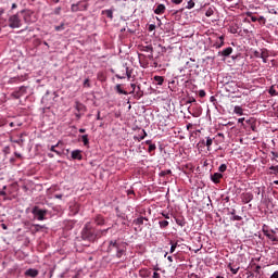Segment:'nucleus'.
I'll return each instance as SVG.
<instances>
[{"instance_id":"1","label":"nucleus","mask_w":278,"mask_h":278,"mask_svg":"<svg viewBox=\"0 0 278 278\" xmlns=\"http://www.w3.org/2000/svg\"><path fill=\"white\" fill-rule=\"evenodd\" d=\"M112 251H116L115 257L117 260H122L123 256L127 255V248L123 243H118L116 240H111L109 242V247L106 252L112 253Z\"/></svg>"},{"instance_id":"2","label":"nucleus","mask_w":278,"mask_h":278,"mask_svg":"<svg viewBox=\"0 0 278 278\" xmlns=\"http://www.w3.org/2000/svg\"><path fill=\"white\" fill-rule=\"evenodd\" d=\"M83 240H88L89 242H94L97 240L98 233L97 230L90 228L89 225H86L81 232Z\"/></svg>"},{"instance_id":"3","label":"nucleus","mask_w":278,"mask_h":278,"mask_svg":"<svg viewBox=\"0 0 278 278\" xmlns=\"http://www.w3.org/2000/svg\"><path fill=\"white\" fill-rule=\"evenodd\" d=\"M48 213L49 211L40 208L39 206H34L31 210V214L35 216L37 220H47Z\"/></svg>"},{"instance_id":"4","label":"nucleus","mask_w":278,"mask_h":278,"mask_svg":"<svg viewBox=\"0 0 278 278\" xmlns=\"http://www.w3.org/2000/svg\"><path fill=\"white\" fill-rule=\"evenodd\" d=\"M214 142H216L214 137H205L198 142V147H200V149L206 147V151H212V144H214Z\"/></svg>"},{"instance_id":"5","label":"nucleus","mask_w":278,"mask_h":278,"mask_svg":"<svg viewBox=\"0 0 278 278\" xmlns=\"http://www.w3.org/2000/svg\"><path fill=\"white\" fill-rule=\"evenodd\" d=\"M23 23L21 22V17H18V14H13L9 17V27L11 29H18Z\"/></svg>"},{"instance_id":"6","label":"nucleus","mask_w":278,"mask_h":278,"mask_svg":"<svg viewBox=\"0 0 278 278\" xmlns=\"http://www.w3.org/2000/svg\"><path fill=\"white\" fill-rule=\"evenodd\" d=\"M88 10V3L79 1L71 5V12H86Z\"/></svg>"},{"instance_id":"7","label":"nucleus","mask_w":278,"mask_h":278,"mask_svg":"<svg viewBox=\"0 0 278 278\" xmlns=\"http://www.w3.org/2000/svg\"><path fill=\"white\" fill-rule=\"evenodd\" d=\"M225 88H226L227 92H230L231 94H236V92H238V83H236L233 80L228 81L225 85Z\"/></svg>"},{"instance_id":"8","label":"nucleus","mask_w":278,"mask_h":278,"mask_svg":"<svg viewBox=\"0 0 278 278\" xmlns=\"http://www.w3.org/2000/svg\"><path fill=\"white\" fill-rule=\"evenodd\" d=\"M263 233H264V236H266V238H268V240H271V242H278V239L275 236V231H273V230L268 231L263 228Z\"/></svg>"},{"instance_id":"9","label":"nucleus","mask_w":278,"mask_h":278,"mask_svg":"<svg viewBox=\"0 0 278 278\" xmlns=\"http://www.w3.org/2000/svg\"><path fill=\"white\" fill-rule=\"evenodd\" d=\"M231 53H233V48L228 47V48L224 49L223 51H219L218 55H222V58H229Z\"/></svg>"},{"instance_id":"10","label":"nucleus","mask_w":278,"mask_h":278,"mask_svg":"<svg viewBox=\"0 0 278 278\" xmlns=\"http://www.w3.org/2000/svg\"><path fill=\"white\" fill-rule=\"evenodd\" d=\"M225 46V36H219L218 39L215 41V43L213 45V47L215 49H220L222 47Z\"/></svg>"},{"instance_id":"11","label":"nucleus","mask_w":278,"mask_h":278,"mask_svg":"<svg viewBox=\"0 0 278 278\" xmlns=\"http://www.w3.org/2000/svg\"><path fill=\"white\" fill-rule=\"evenodd\" d=\"M220 179H223V174L220 173H214L211 175V181H213V184H220Z\"/></svg>"},{"instance_id":"12","label":"nucleus","mask_w":278,"mask_h":278,"mask_svg":"<svg viewBox=\"0 0 278 278\" xmlns=\"http://www.w3.org/2000/svg\"><path fill=\"white\" fill-rule=\"evenodd\" d=\"M241 199H242L243 203H251V201L253 199V193H251V192L242 193Z\"/></svg>"},{"instance_id":"13","label":"nucleus","mask_w":278,"mask_h":278,"mask_svg":"<svg viewBox=\"0 0 278 278\" xmlns=\"http://www.w3.org/2000/svg\"><path fill=\"white\" fill-rule=\"evenodd\" d=\"M94 224L99 227H103V225H105V218L102 215H97L94 217Z\"/></svg>"},{"instance_id":"14","label":"nucleus","mask_w":278,"mask_h":278,"mask_svg":"<svg viewBox=\"0 0 278 278\" xmlns=\"http://www.w3.org/2000/svg\"><path fill=\"white\" fill-rule=\"evenodd\" d=\"M21 14H23L25 23H31V13L29 11L22 10Z\"/></svg>"},{"instance_id":"15","label":"nucleus","mask_w":278,"mask_h":278,"mask_svg":"<svg viewBox=\"0 0 278 278\" xmlns=\"http://www.w3.org/2000/svg\"><path fill=\"white\" fill-rule=\"evenodd\" d=\"M26 277L36 278L38 277V269L29 268L25 271Z\"/></svg>"},{"instance_id":"16","label":"nucleus","mask_w":278,"mask_h":278,"mask_svg":"<svg viewBox=\"0 0 278 278\" xmlns=\"http://www.w3.org/2000/svg\"><path fill=\"white\" fill-rule=\"evenodd\" d=\"M84 156L81 155L80 150H74L72 151V160H83Z\"/></svg>"},{"instance_id":"17","label":"nucleus","mask_w":278,"mask_h":278,"mask_svg":"<svg viewBox=\"0 0 278 278\" xmlns=\"http://www.w3.org/2000/svg\"><path fill=\"white\" fill-rule=\"evenodd\" d=\"M164 12H166V5L164 4H157L154 9V14H164Z\"/></svg>"},{"instance_id":"18","label":"nucleus","mask_w":278,"mask_h":278,"mask_svg":"<svg viewBox=\"0 0 278 278\" xmlns=\"http://www.w3.org/2000/svg\"><path fill=\"white\" fill-rule=\"evenodd\" d=\"M215 12H216V8L214 5H212L205 10L204 14H205V16H207L210 18V16H214Z\"/></svg>"},{"instance_id":"19","label":"nucleus","mask_w":278,"mask_h":278,"mask_svg":"<svg viewBox=\"0 0 278 278\" xmlns=\"http://www.w3.org/2000/svg\"><path fill=\"white\" fill-rule=\"evenodd\" d=\"M233 114H237V116H244V110L240 105H236L233 108Z\"/></svg>"},{"instance_id":"20","label":"nucleus","mask_w":278,"mask_h":278,"mask_svg":"<svg viewBox=\"0 0 278 278\" xmlns=\"http://www.w3.org/2000/svg\"><path fill=\"white\" fill-rule=\"evenodd\" d=\"M193 62V63H190ZM194 59H190V61H187L185 68H199V64L194 63Z\"/></svg>"},{"instance_id":"21","label":"nucleus","mask_w":278,"mask_h":278,"mask_svg":"<svg viewBox=\"0 0 278 278\" xmlns=\"http://www.w3.org/2000/svg\"><path fill=\"white\" fill-rule=\"evenodd\" d=\"M102 14H105V16H108V18H114V10L113 9H108V10H103Z\"/></svg>"},{"instance_id":"22","label":"nucleus","mask_w":278,"mask_h":278,"mask_svg":"<svg viewBox=\"0 0 278 278\" xmlns=\"http://www.w3.org/2000/svg\"><path fill=\"white\" fill-rule=\"evenodd\" d=\"M144 220H149V218H147V217H138V218H136V219H134V225H144Z\"/></svg>"},{"instance_id":"23","label":"nucleus","mask_w":278,"mask_h":278,"mask_svg":"<svg viewBox=\"0 0 278 278\" xmlns=\"http://www.w3.org/2000/svg\"><path fill=\"white\" fill-rule=\"evenodd\" d=\"M22 92H25V87H21V88H20V91L13 92L14 99H21V98L23 97V93H22Z\"/></svg>"},{"instance_id":"24","label":"nucleus","mask_w":278,"mask_h":278,"mask_svg":"<svg viewBox=\"0 0 278 278\" xmlns=\"http://www.w3.org/2000/svg\"><path fill=\"white\" fill-rule=\"evenodd\" d=\"M147 138V131L144 129L141 130V134H139L138 137H135V140H138V142L144 140Z\"/></svg>"},{"instance_id":"25","label":"nucleus","mask_w":278,"mask_h":278,"mask_svg":"<svg viewBox=\"0 0 278 278\" xmlns=\"http://www.w3.org/2000/svg\"><path fill=\"white\" fill-rule=\"evenodd\" d=\"M115 90H116V92H117L118 94H125V96L129 94V92L125 91V90L121 87V85H116V86H115Z\"/></svg>"},{"instance_id":"26","label":"nucleus","mask_w":278,"mask_h":278,"mask_svg":"<svg viewBox=\"0 0 278 278\" xmlns=\"http://www.w3.org/2000/svg\"><path fill=\"white\" fill-rule=\"evenodd\" d=\"M154 81L156 83V86H163L164 77H162V76H154Z\"/></svg>"},{"instance_id":"27","label":"nucleus","mask_w":278,"mask_h":278,"mask_svg":"<svg viewBox=\"0 0 278 278\" xmlns=\"http://www.w3.org/2000/svg\"><path fill=\"white\" fill-rule=\"evenodd\" d=\"M97 233H98V238H102V236H106L108 235V231H110V228H106V229H100V230H96Z\"/></svg>"},{"instance_id":"28","label":"nucleus","mask_w":278,"mask_h":278,"mask_svg":"<svg viewBox=\"0 0 278 278\" xmlns=\"http://www.w3.org/2000/svg\"><path fill=\"white\" fill-rule=\"evenodd\" d=\"M228 268L232 273V275H238V271L240 270V267H233L231 266V263L228 264Z\"/></svg>"},{"instance_id":"29","label":"nucleus","mask_w":278,"mask_h":278,"mask_svg":"<svg viewBox=\"0 0 278 278\" xmlns=\"http://www.w3.org/2000/svg\"><path fill=\"white\" fill-rule=\"evenodd\" d=\"M159 225H160L161 229H166V227H168L169 223H168V220H160Z\"/></svg>"},{"instance_id":"30","label":"nucleus","mask_w":278,"mask_h":278,"mask_svg":"<svg viewBox=\"0 0 278 278\" xmlns=\"http://www.w3.org/2000/svg\"><path fill=\"white\" fill-rule=\"evenodd\" d=\"M81 141L84 142L85 147H88V144H90V140L88 139V135H83L81 136Z\"/></svg>"},{"instance_id":"31","label":"nucleus","mask_w":278,"mask_h":278,"mask_svg":"<svg viewBox=\"0 0 278 278\" xmlns=\"http://www.w3.org/2000/svg\"><path fill=\"white\" fill-rule=\"evenodd\" d=\"M59 146H60V143L51 146L50 151H52V153H56V155H62V152L55 150V148H58Z\"/></svg>"},{"instance_id":"32","label":"nucleus","mask_w":278,"mask_h":278,"mask_svg":"<svg viewBox=\"0 0 278 278\" xmlns=\"http://www.w3.org/2000/svg\"><path fill=\"white\" fill-rule=\"evenodd\" d=\"M269 170H271L270 172V175H278V165H271L270 167H269Z\"/></svg>"},{"instance_id":"33","label":"nucleus","mask_w":278,"mask_h":278,"mask_svg":"<svg viewBox=\"0 0 278 278\" xmlns=\"http://www.w3.org/2000/svg\"><path fill=\"white\" fill-rule=\"evenodd\" d=\"M270 97H277L278 96V92L277 90L275 89V86H271L268 90Z\"/></svg>"},{"instance_id":"34","label":"nucleus","mask_w":278,"mask_h":278,"mask_svg":"<svg viewBox=\"0 0 278 278\" xmlns=\"http://www.w3.org/2000/svg\"><path fill=\"white\" fill-rule=\"evenodd\" d=\"M195 0H189L188 2H187V7H186V9L187 10H192V8H194V5H195V2H194Z\"/></svg>"},{"instance_id":"35","label":"nucleus","mask_w":278,"mask_h":278,"mask_svg":"<svg viewBox=\"0 0 278 278\" xmlns=\"http://www.w3.org/2000/svg\"><path fill=\"white\" fill-rule=\"evenodd\" d=\"M141 277H144V278L151 277V271L149 269L141 270Z\"/></svg>"},{"instance_id":"36","label":"nucleus","mask_w":278,"mask_h":278,"mask_svg":"<svg viewBox=\"0 0 278 278\" xmlns=\"http://www.w3.org/2000/svg\"><path fill=\"white\" fill-rule=\"evenodd\" d=\"M34 227L36 232L40 231V229H47V226L40 224H35Z\"/></svg>"},{"instance_id":"37","label":"nucleus","mask_w":278,"mask_h":278,"mask_svg":"<svg viewBox=\"0 0 278 278\" xmlns=\"http://www.w3.org/2000/svg\"><path fill=\"white\" fill-rule=\"evenodd\" d=\"M11 142H14L15 144H23V135H21L20 139H11Z\"/></svg>"},{"instance_id":"38","label":"nucleus","mask_w":278,"mask_h":278,"mask_svg":"<svg viewBox=\"0 0 278 278\" xmlns=\"http://www.w3.org/2000/svg\"><path fill=\"white\" fill-rule=\"evenodd\" d=\"M176 224L179 225V227H185L186 226V220L181 218H176Z\"/></svg>"},{"instance_id":"39","label":"nucleus","mask_w":278,"mask_h":278,"mask_svg":"<svg viewBox=\"0 0 278 278\" xmlns=\"http://www.w3.org/2000/svg\"><path fill=\"white\" fill-rule=\"evenodd\" d=\"M173 172L170 169H165L160 173L161 177H166V175H170Z\"/></svg>"},{"instance_id":"40","label":"nucleus","mask_w":278,"mask_h":278,"mask_svg":"<svg viewBox=\"0 0 278 278\" xmlns=\"http://www.w3.org/2000/svg\"><path fill=\"white\" fill-rule=\"evenodd\" d=\"M155 149H157V147L155 146V143H150L148 152L149 153H153V151H155Z\"/></svg>"},{"instance_id":"41","label":"nucleus","mask_w":278,"mask_h":278,"mask_svg":"<svg viewBox=\"0 0 278 278\" xmlns=\"http://www.w3.org/2000/svg\"><path fill=\"white\" fill-rule=\"evenodd\" d=\"M268 50H266V49H263V50H261V59H263V58H268Z\"/></svg>"},{"instance_id":"42","label":"nucleus","mask_w":278,"mask_h":278,"mask_svg":"<svg viewBox=\"0 0 278 278\" xmlns=\"http://www.w3.org/2000/svg\"><path fill=\"white\" fill-rule=\"evenodd\" d=\"M218 170L220 174L225 173V170H227V164H222L219 167H218Z\"/></svg>"},{"instance_id":"43","label":"nucleus","mask_w":278,"mask_h":278,"mask_svg":"<svg viewBox=\"0 0 278 278\" xmlns=\"http://www.w3.org/2000/svg\"><path fill=\"white\" fill-rule=\"evenodd\" d=\"M8 189V186H3L2 191H0V197H8V193L5 190Z\"/></svg>"},{"instance_id":"44","label":"nucleus","mask_w":278,"mask_h":278,"mask_svg":"<svg viewBox=\"0 0 278 278\" xmlns=\"http://www.w3.org/2000/svg\"><path fill=\"white\" fill-rule=\"evenodd\" d=\"M230 220H242V216L232 215V217H230Z\"/></svg>"},{"instance_id":"45","label":"nucleus","mask_w":278,"mask_h":278,"mask_svg":"<svg viewBox=\"0 0 278 278\" xmlns=\"http://www.w3.org/2000/svg\"><path fill=\"white\" fill-rule=\"evenodd\" d=\"M126 77L127 79H131V71H129V67H126Z\"/></svg>"},{"instance_id":"46","label":"nucleus","mask_w":278,"mask_h":278,"mask_svg":"<svg viewBox=\"0 0 278 278\" xmlns=\"http://www.w3.org/2000/svg\"><path fill=\"white\" fill-rule=\"evenodd\" d=\"M177 249V243H172L169 253H175V250Z\"/></svg>"},{"instance_id":"47","label":"nucleus","mask_w":278,"mask_h":278,"mask_svg":"<svg viewBox=\"0 0 278 278\" xmlns=\"http://www.w3.org/2000/svg\"><path fill=\"white\" fill-rule=\"evenodd\" d=\"M84 86H85V88L87 87V88H90V79H85L84 80Z\"/></svg>"},{"instance_id":"48","label":"nucleus","mask_w":278,"mask_h":278,"mask_svg":"<svg viewBox=\"0 0 278 278\" xmlns=\"http://www.w3.org/2000/svg\"><path fill=\"white\" fill-rule=\"evenodd\" d=\"M253 55H254V58L261 59L262 52L255 50Z\"/></svg>"},{"instance_id":"49","label":"nucleus","mask_w":278,"mask_h":278,"mask_svg":"<svg viewBox=\"0 0 278 278\" xmlns=\"http://www.w3.org/2000/svg\"><path fill=\"white\" fill-rule=\"evenodd\" d=\"M172 3L175 5H180V3H184V0H172Z\"/></svg>"},{"instance_id":"50","label":"nucleus","mask_w":278,"mask_h":278,"mask_svg":"<svg viewBox=\"0 0 278 278\" xmlns=\"http://www.w3.org/2000/svg\"><path fill=\"white\" fill-rule=\"evenodd\" d=\"M152 278H162V276L160 275V273L154 271Z\"/></svg>"},{"instance_id":"51","label":"nucleus","mask_w":278,"mask_h":278,"mask_svg":"<svg viewBox=\"0 0 278 278\" xmlns=\"http://www.w3.org/2000/svg\"><path fill=\"white\" fill-rule=\"evenodd\" d=\"M230 34H238L237 27H230Z\"/></svg>"},{"instance_id":"52","label":"nucleus","mask_w":278,"mask_h":278,"mask_svg":"<svg viewBox=\"0 0 278 278\" xmlns=\"http://www.w3.org/2000/svg\"><path fill=\"white\" fill-rule=\"evenodd\" d=\"M205 90H200L199 91V97H201V99H203V97H205Z\"/></svg>"},{"instance_id":"53","label":"nucleus","mask_w":278,"mask_h":278,"mask_svg":"<svg viewBox=\"0 0 278 278\" xmlns=\"http://www.w3.org/2000/svg\"><path fill=\"white\" fill-rule=\"evenodd\" d=\"M187 103H197V99L194 98H189Z\"/></svg>"},{"instance_id":"54","label":"nucleus","mask_w":278,"mask_h":278,"mask_svg":"<svg viewBox=\"0 0 278 278\" xmlns=\"http://www.w3.org/2000/svg\"><path fill=\"white\" fill-rule=\"evenodd\" d=\"M269 278H278V270L274 271Z\"/></svg>"},{"instance_id":"55","label":"nucleus","mask_w":278,"mask_h":278,"mask_svg":"<svg viewBox=\"0 0 278 278\" xmlns=\"http://www.w3.org/2000/svg\"><path fill=\"white\" fill-rule=\"evenodd\" d=\"M162 216L163 218H166V219L170 218V215L168 213H162Z\"/></svg>"},{"instance_id":"56","label":"nucleus","mask_w":278,"mask_h":278,"mask_svg":"<svg viewBox=\"0 0 278 278\" xmlns=\"http://www.w3.org/2000/svg\"><path fill=\"white\" fill-rule=\"evenodd\" d=\"M155 29V24H151L150 26H149V31H153Z\"/></svg>"},{"instance_id":"57","label":"nucleus","mask_w":278,"mask_h":278,"mask_svg":"<svg viewBox=\"0 0 278 278\" xmlns=\"http://www.w3.org/2000/svg\"><path fill=\"white\" fill-rule=\"evenodd\" d=\"M130 88H132V92H130V93H134V92H136V84H130Z\"/></svg>"},{"instance_id":"58","label":"nucleus","mask_w":278,"mask_h":278,"mask_svg":"<svg viewBox=\"0 0 278 278\" xmlns=\"http://www.w3.org/2000/svg\"><path fill=\"white\" fill-rule=\"evenodd\" d=\"M251 21H252V23H257V21H258V18L256 17V16H251Z\"/></svg>"},{"instance_id":"59","label":"nucleus","mask_w":278,"mask_h":278,"mask_svg":"<svg viewBox=\"0 0 278 278\" xmlns=\"http://www.w3.org/2000/svg\"><path fill=\"white\" fill-rule=\"evenodd\" d=\"M217 137H218V138H222V140H225V135H224L223 132H218V134H217Z\"/></svg>"},{"instance_id":"60","label":"nucleus","mask_w":278,"mask_h":278,"mask_svg":"<svg viewBox=\"0 0 278 278\" xmlns=\"http://www.w3.org/2000/svg\"><path fill=\"white\" fill-rule=\"evenodd\" d=\"M146 49H147L148 51H151V53H153V46H147Z\"/></svg>"},{"instance_id":"61","label":"nucleus","mask_w":278,"mask_h":278,"mask_svg":"<svg viewBox=\"0 0 278 278\" xmlns=\"http://www.w3.org/2000/svg\"><path fill=\"white\" fill-rule=\"evenodd\" d=\"M81 108H84L81 104L76 103V110L79 112V110H81Z\"/></svg>"},{"instance_id":"62","label":"nucleus","mask_w":278,"mask_h":278,"mask_svg":"<svg viewBox=\"0 0 278 278\" xmlns=\"http://www.w3.org/2000/svg\"><path fill=\"white\" fill-rule=\"evenodd\" d=\"M187 131H190V129H192V124L191 123H189V124H187Z\"/></svg>"},{"instance_id":"63","label":"nucleus","mask_w":278,"mask_h":278,"mask_svg":"<svg viewBox=\"0 0 278 278\" xmlns=\"http://www.w3.org/2000/svg\"><path fill=\"white\" fill-rule=\"evenodd\" d=\"M62 194L61 193H59V194H54V199H62Z\"/></svg>"},{"instance_id":"64","label":"nucleus","mask_w":278,"mask_h":278,"mask_svg":"<svg viewBox=\"0 0 278 278\" xmlns=\"http://www.w3.org/2000/svg\"><path fill=\"white\" fill-rule=\"evenodd\" d=\"M238 123H240L242 125L244 123V117L239 118Z\"/></svg>"}]
</instances>
